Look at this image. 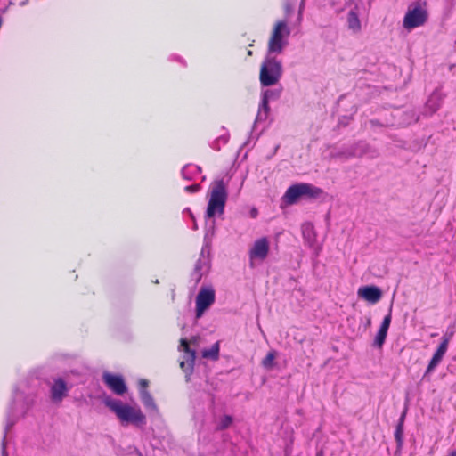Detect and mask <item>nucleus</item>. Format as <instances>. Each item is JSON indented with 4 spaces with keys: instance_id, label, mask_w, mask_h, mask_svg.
Here are the masks:
<instances>
[{
    "instance_id": "f257e3e1",
    "label": "nucleus",
    "mask_w": 456,
    "mask_h": 456,
    "mask_svg": "<svg viewBox=\"0 0 456 456\" xmlns=\"http://www.w3.org/2000/svg\"><path fill=\"white\" fill-rule=\"evenodd\" d=\"M105 404L117 415L123 425L133 424L142 427L146 424V417L139 408L123 403L120 400L107 398Z\"/></svg>"
},
{
    "instance_id": "f03ea898",
    "label": "nucleus",
    "mask_w": 456,
    "mask_h": 456,
    "mask_svg": "<svg viewBox=\"0 0 456 456\" xmlns=\"http://www.w3.org/2000/svg\"><path fill=\"white\" fill-rule=\"evenodd\" d=\"M228 199L227 185L223 179L215 180L210 184L209 200L206 210V218L222 216Z\"/></svg>"
},
{
    "instance_id": "7ed1b4c3",
    "label": "nucleus",
    "mask_w": 456,
    "mask_h": 456,
    "mask_svg": "<svg viewBox=\"0 0 456 456\" xmlns=\"http://www.w3.org/2000/svg\"><path fill=\"white\" fill-rule=\"evenodd\" d=\"M34 399L32 397H27L23 399V395L19 391L15 390L13 401L11 403L6 419V425L4 428V434L2 439V456H7L6 452V436L7 432L15 424L17 418L22 415L32 404Z\"/></svg>"
},
{
    "instance_id": "20e7f679",
    "label": "nucleus",
    "mask_w": 456,
    "mask_h": 456,
    "mask_svg": "<svg viewBox=\"0 0 456 456\" xmlns=\"http://www.w3.org/2000/svg\"><path fill=\"white\" fill-rule=\"evenodd\" d=\"M282 71L281 62L268 53L260 68L259 80L261 86L268 87L276 85L282 76Z\"/></svg>"
},
{
    "instance_id": "39448f33",
    "label": "nucleus",
    "mask_w": 456,
    "mask_h": 456,
    "mask_svg": "<svg viewBox=\"0 0 456 456\" xmlns=\"http://www.w3.org/2000/svg\"><path fill=\"white\" fill-rule=\"evenodd\" d=\"M290 28L287 20H279L275 23L268 41V53H281L288 45Z\"/></svg>"
},
{
    "instance_id": "423d86ee",
    "label": "nucleus",
    "mask_w": 456,
    "mask_h": 456,
    "mask_svg": "<svg viewBox=\"0 0 456 456\" xmlns=\"http://www.w3.org/2000/svg\"><path fill=\"white\" fill-rule=\"evenodd\" d=\"M428 19V12L425 4L412 3L409 5L408 10L403 20V26L407 30L423 26Z\"/></svg>"
},
{
    "instance_id": "0eeeda50",
    "label": "nucleus",
    "mask_w": 456,
    "mask_h": 456,
    "mask_svg": "<svg viewBox=\"0 0 456 456\" xmlns=\"http://www.w3.org/2000/svg\"><path fill=\"white\" fill-rule=\"evenodd\" d=\"M210 269V247L206 243L200 251L199 259L194 265L193 271L191 273V279L197 285L202 277L206 275Z\"/></svg>"
},
{
    "instance_id": "6e6552de",
    "label": "nucleus",
    "mask_w": 456,
    "mask_h": 456,
    "mask_svg": "<svg viewBox=\"0 0 456 456\" xmlns=\"http://www.w3.org/2000/svg\"><path fill=\"white\" fill-rule=\"evenodd\" d=\"M270 251V243L266 237L257 239L248 251L249 266L256 267V262L262 263L267 257Z\"/></svg>"
},
{
    "instance_id": "1a4fd4ad",
    "label": "nucleus",
    "mask_w": 456,
    "mask_h": 456,
    "mask_svg": "<svg viewBox=\"0 0 456 456\" xmlns=\"http://www.w3.org/2000/svg\"><path fill=\"white\" fill-rule=\"evenodd\" d=\"M281 94V89H266L262 91L261 102L258 107V112L255 120V124L265 121L269 116L270 101H276L280 98Z\"/></svg>"
},
{
    "instance_id": "9d476101",
    "label": "nucleus",
    "mask_w": 456,
    "mask_h": 456,
    "mask_svg": "<svg viewBox=\"0 0 456 456\" xmlns=\"http://www.w3.org/2000/svg\"><path fill=\"white\" fill-rule=\"evenodd\" d=\"M216 295L212 288H202L196 297V318H200L204 312L215 302Z\"/></svg>"
},
{
    "instance_id": "9b49d317",
    "label": "nucleus",
    "mask_w": 456,
    "mask_h": 456,
    "mask_svg": "<svg viewBox=\"0 0 456 456\" xmlns=\"http://www.w3.org/2000/svg\"><path fill=\"white\" fill-rule=\"evenodd\" d=\"M453 335V332L446 333L442 337V341L435 352L432 359L430 360L427 370L424 373L423 379L427 378L428 374H430L436 368V366L441 362L443 360L444 354L447 352L449 342Z\"/></svg>"
},
{
    "instance_id": "f8f14e48",
    "label": "nucleus",
    "mask_w": 456,
    "mask_h": 456,
    "mask_svg": "<svg viewBox=\"0 0 456 456\" xmlns=\"http://www.w3.org/2000/svg\"><path fill=\"white\" fill-rule=\"evenodd\" d=\"M179 350L184 352L183 360L181 361L180 367L185 372L187 380H189V376L193 370L196 352L190 348L188 340L184 338L180 340Z\"/></svg>"
},
{
    "instance_id": "ddd939ff",
    "label": "nucleus",
    "mask_w": 456,
    "mask_h": 456,
    "mask_svg": "<svg viewBox=\"0 0 456 456\" xmlns=\"http://www.w3.org/2000/svg\"><path fill=\"white\" fill-rule=\"evenodd\" d=\"M102 379L107 387L116 395H122L127 390L126 383L121 376L104 372Z\"/></svg>"
},
{
    "instance_id": "4468645a",
    "label": "nucleus",
    "mask_w": 456,
    "mask_h": 456,
    "mask_svg": "<svg viewBox=\"0 0 456 456\" xmlns=\"http://www.w3.org/2000/svg\"><path fill=\"white\" fill-rule=\"evenodd\" d=\"M68 391L69 389L67 384L62 379L58 378L54 379V382L50 388L52 401L54 403L61 402L62 399L67 395Z\"/></svg>"
},
{
    "instance_id": "2eb2a0df",
    "label": "nucleus",
    "mask_w": 456,
    "mask_h": 456,
    "mask_svg": "<svg viewBox=\"0 0 456 456\" xmlns=\"http://www.w3.org/2000/svg\"><path fill=\"white\" fill-rule=\"evenodd\" d=\"M358 296L371 304H375L380 300L382 292L376 286H364L358 289Z\"/></svg>"
},
{
    "instance_id": "dca6fc26",
    "label": "nucleus",
    "mask_w": 456,
    "mask_h": 456,
    "mask_svg": "<svg viewBox=\"0 0 456 456\" xmlns=\"http://www.w3.org/2000/svg\"><path fill=\"white\" fill-rule=\"evenodd\" d=\"M391 314L389 313L387 315H386L383 319V322L378 330V333L376 334L375 339H374V346L377 347H382V346L385 343L387 330L389 329L390 323H391Z\"/></svg>"
},
{
    "instance_id": "f3484780",
    "label": "nucleus",
    "mask_w": 456,
    "mask_h": 456,
    "mask_svg": "<svg viewBox=\"0 0 456 456\" xmlns=\"http://www.w3.org/2000/svg\"><path fill=\"white\" fill-rule=\"evenodd\" d=\"M302 190L300 183H296L291 186H289L285 194L282 197V200L287 205H294L296 204L300 199H302Z\"/></svg>"
},
{
    "instance_id": "a211bd4d",
    "label": "nucleus",
    "mask_w": 456,
    "mask_h": 456,
    "mask_svg": "<svg viewBox=\"0 0 456 456\" xmlns=\"http://www.w3.org/2000/svg\"><path fill=\"white\" fill-rule=\"evenodd\" d=\"M302 197L310 200L319 199L322 194L323 191L311 183H301Z\"/></svg>"
},
{
    "instance_id": "6ab92c4d",
    "label": "nucleus",
    "mask_w": 456,
    "mask_h": 456,
    "mask_svg": "<svg viewBox=\"0 0 456 456\" xmlns=\"http://www.w3.org/2000/svg\"><path fill=\"white\" fill-rule=\"evenodd\" d=\"M302 234L305 242L309 247L314 248L316 242V236L314 232V225L310 223L304 224L302 225Z\"/></svg>"
},
{
    "instance_id": "aec40b11",
    "label": "nucleus",
    "mask_w": 456,
    "mask_h": 456,
    "mask_svg": "<svg viewBox=\"0 0 456 456\" xmlns=\"http://www.w3.org/2000/svg\"><path fill=\"white\" fill-rule=\"evenodd\" d=\"M140 396L142 404L147 410L152 412H158V407L154 402V399L147 389H142L140 391Z\"/></svg>"
},
{
    "instance_id": "412c9836",
    "label": "nucleus",
    "mask_w": 456,
    "mask_h": 456,
    "mask_svg": "<svg viewBox=\"0 0 456 456\" xmlns=\"http://www.w3.org/2000/svg\"><path fill=\"white\" fill-rule=\"evenodd\" d=\"M200 172H201V168L200 167H198L196 165H192V164H187L183 167L181 174L184 180L191 181Z\"/></svg>"
},
{
    "instance_id": "4be33fe9",
    "label": "nucleus",
    "mask_w": 456,
    "mask_h": 456,
    "mask_svg": "<svg viewBox=\"0 0 456 456\" xmlns=\"http://www.w3.org/2000/svg\"><path fill=\"white\" fill-rule=\"evenodd\" d=\"M443 102L442 95L439 92H434L427 102V108L430 113L436 112L441 106Z\"/></svg>"
},
{
    "instance_id": "5701e85b",
    "label": "nucleus",
    "mask_w": 456,
    "mask_h": 456,
    "mask_svg": "<svg viewBox=\"0 0 456 456\" xmlns=\"http://www.w3.org/2000/svg\"><path fill=\"white\" fill-rule=\"evenodd\" d=\"M405 414H406V412L403 411V414L401 415L398 424L395 428V438L398 447L402 446L403 441V422H404Z\"/></svg>"
},
{
    "instance_id": "b1692460",
    "label": "nucleus",
    "mask_w": 456,
    "mask_h": 456,
    "mask_svg": "<svg viewBox=\"0 0 456 456\" xmlns=\"http://www.w3.org/2000/svg\"><path fill=\"white\" fill-rule=\"evenodd\" d=\"M347 24L349 29L353 30L354 32H358L361 30V21L359 20V16H357V14L354 12H348Z\"/></svg>"
},
{
    "instance_id": "393cba45",
    "label": "nucleus",
    "mask_w": 456,
    "mask_h": 456,
    "mask_svg": "<svg viewBox=\"0 0 456 456\" xmlns=\"http://www.w3.org/2000/svg\"><path fill=\"white\" fill-rule=\"evenodd\" d=\"M233 419L231 415H224L216 420V431L227 429L232 423Z\"/></svg>"
},
{
    "instance_id": "a878e982",
    "label": "nucleus",
    "mask_w": 456,
    "mask_h": 456,
    "mask_svg": "<svg viewBox=\"0 0 456 456\" xmlns=\"http://www.w3.org/2000/svg\"><path fill=\"white\" fill-rule=\"evenodd\" d=\"M219 355V343H215L209 349H205L202 352V356L204 358H208L212 360H217Z\"/></svg>"
},
{
    "instance_id": "bb28decb",
    "label": "nucleus",
    "mask_w": 456,
    "mask_h": 456,
    "mask_svg": "<svg viewBox=\"0 0 456 456\" xmlns=\"http://www.w3.org/2000/svg\"><path fill=\"white\" fill-rule=\"evenodd\" d=\"M346 5L350 8L349 12H354L359 16L360 8L361 5H362V3L361 0H346Z\"/></svg>"
},
{
    "instance_id": "cd10ccee",
    "label": "nucleus",
    "mask_w": 456,
    "mask_h": 456,
    "mask_svg": "<svg viewBox=\"0 0 456 456\" xmlns=\"http://www.w3.org/2000/svg\"><path fill=\"white\" fill-rule=\"evenodd\" d=\"M228 139H229L228 134H223V135L219 136L211 143V148L216 151H219L221 149V144L224 145V144L227 143Z\"/></svg>"
},
{
    "instance_id": "c85d7f7f",
    "label": "nucleus",
    "mask_w": 456,
    "mask_h": 456,
    "mask_svg": "<svg viewBox=\"0 0 456 456\" xmlns=\"http://www.w3.org/2000/svg\"><path fill=\"white\" fill-rule=\"evenodd\" d=\"M275 358V353L274 352H269L267 355L263 359L262 364L265 368H271L273 364V361Z\"/></svg>"
},
{
    "instance_id": "c756f323",
    "label": "nucleus",
    "mask_w": 456,
    "mask_h": 456,
    "mask_svg": "<svg viewBox=\"0 0 456 456\" xmlns=\"http://www.w3.org/2000/svg\"><path fill=\"white\" fill-rule=\"evenodd\" d=\"M200 185L199 183L191 184L185 187V191L188 193H195L200 190Z\"/></svg>"
},
{
    "instance_id": "7c9ffc66",
    "label": "nucleus",
    "mask_w": 456,
    "mask_h": 456,
    "mask_svg": "<svg viewBox=\"0 0 456 456\" xmlns=\"http://www.w3.org/2000/svg\"><path fill=\"white\" fill-rule=\"evenodd\" d=\"M214 232H215V221H213V224H212V226H211V230H208L207 231V232L205 234V240H208L209 235L212 237L214 235Z\"/></svg>"
},
{
    "instance_id": "2f4dec72",
    "label": "nucleus",
    "mask_w": 456,
    "mask_h": 456,
    "mask_svg": "<svg viewBox=\"0 0 456 456\" xmlns=\"http://www.w3.org/2000/svg\"><path fill=\"white\" fill-rule=\"evenodd\" d=\"M284 9H285L286 15L289 16L291 13V12L293 11V6L291 4L286 3L284 5Z\"/></svg>"
},
{
    "instance_id": "473e14b6",
    "label": "nucleus",
    "mask_w": 456,
    "mask_h": 456,
    "mask_svg": "<svg viewBox=\"0 0 456 456\" xmlns=\"http://www.w3.org/2000/svg\"><path fill=\"white\" fill-rule=\"evenodd\" d=\"M183 215H188L191 220H194V215L192 214L191 210L189 208H184L183 211Z\"/></svg>"
},
{
    "instance_id": "72a5a7b5",
    "label": "nucleus",
    "mask_w": 456,
    "mask_h": 456,
    "mask_svg": "<svg viewBox=\"0 0 456 456\" xmlns=\"http://www.w3.org/2000/svg\"><path fill=\"white\" fill-rule=\"evenodd\" d=\"M147 387H148V381L146 379H141L140 380V391L142 389H146Z\"/></svg>"
},
{
    "instance_id": "f704fd0d",
    "label": "nucleus",
    "mask_w": 456,
    "mask_h": 456,
    "mask_svg": "<svg viewBox=\"0 0 456 456\" xmlns=\"http://www.w3.org/2000/svg\"><path fill=\"white\" fill-rule=\"evenodd\" d=\"M304 8H305V0H302L300 3V5H299V13H298L299 18L302 15V12H303Z\"/></svg>"
},
{
    "instance_id": "c9c22d12",
    "label": "nucleus",
    "mask_w": 456,
    "mask_h": 456,
    "mask_svg": "<svg viewBox=\"0 0 456 456\" xmlns=\"http://www.w3.org/2000/svg\"><path fill=\"white\" fill-rule=\"evenodd\" d=\"M28 3V0H22V1H20V2L19 3V4H20V6H24V5H26Z\"/></svg>"
},
{
    "instance_id": "e433bc0d",
    "label": "nucleus",
    "mask_w": 456,
    "mask_h": 456,
    "mask_svg": "<svg viewBox=\"0 0 456 456\" xmlns=\"http://www.w3.org/2000/svg\"><path fill=\"white\" fill-rule=\"evenodd\" d=\"M357 153L355 151H350L348 154H346V157H353V156H356Z\"/></svg>"
},
{
    "instance_id": "4c0bfd02",
    "label": "nucleus",
    "mask_w": 456,
    "mask_h": 456,
    "mask_svg": "<svg viewBox=\"0 0 456 456\" xmlns=\"http://www.w3.org/2000/svg\"><path fill=\"white\" fill-rule=\"evenodd\" d=\"M192 221H193L192 229H193V230H198V224H197V223H196V220L194 219V220H192Z\"/></svg>"
},
{
    "instance_id": "58836bf2",
    "label": "nucleus",
    "mask_w": 456,
    "mask_h": 456,
    "mask_svg": "<svg viewBox=\"0 0 456 456\" xmlns=\"http://www.w3.org/2000/svg\"><path fill=\"white\" fill-rule=\"evenodd\" d=\"M256 214H257V210H256V209H253V210L251 211V216H252L253 217H256Z\"/></svg>"
},
{
    "instance_id": "ea45409f",
    "label": "nucleus",
    "mask_w": 456,
    "mask_h": 456,
    "mask_svg": "<svg viewBox=\"0 0 456 456\" xmlns=\"http://www.w3.org/2000/svg\"><path fill=\"white\" fill-rule=\"evenodd\" d=\"M449 456H456V451L451 452Z\"/></svg>"
},
{
    "instance_id": "a19ab883",
    "label": "nucleus",
    "mask_w": 456,
    "mask_h": 456,
    "mask_svg": "<svg viewBox=\"0 0 456 456\" xmlns=\"http://www.w3.org/2000/svg\"><path fill=\"white\" fill-rule=\"evenodd\" d=\"M176 58H177V61H182L181 57H176Z\"/></svg>"
},
{
    "instance_id": "79ce46f5",
    "label": "nucleus",
    "mask_w": 456,
    "mask_h": 456,
    "mask_svg": "<svg viewBox=\"0 0 456 456\" xmlns=\"http://www.w3.org/2000/svg\"><path fill=\"white\" fill-rule=\"evenodd\" d=\"M248 55H251V54H252V52H251V51H248Z\"/></svg>"
},
{
    "instance_id": "37998d69",
    "label": "nucleus",
    "mask_w": 456,
    "mask_h": 456,
    "mask_svg": "<svg viewBox=\"0 0 456 456\" xmlns=\"http://www.w3.org/2000/svg\"><path fill=\"white\" fill-rule=\"evenodd\" d=\"M317 456H322V455H317Z\"/></svg>"
}]
</instances>
